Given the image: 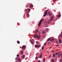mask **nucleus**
Masks as SVG:
<instances>
[{
  "label": "nucleus",
  "mask_w": 62,
  "mask_h": 62,
  "mask_svg": "<svg viewBox=\"0 0 62 62\" xmlns=\"http://www.w3.org/2000/svg\"><path fill=\"white\" fill-rule=\"evenodd\" d=\"M43 19H41L40 22H39V26H40V25H41V22L42 21H43Z\"/></svg>",
  "instance_id": "nucleus-1"
},
{
  "label": "nucleus",
  "mask_w": 62,
  "mask_h": 62,
  "mask_svg": "<svg viewBox=\"0 0 62 62\" xmlns=\"http://www.w3.org/2000/svg\"><path fill=\"white\" fill-rule=\"evenodd\" d=\"M54 17L53 16H51L50 19H49V21H52L53 20H54Z\"/></svg>",
  "instance_id": "nucleus-2"
},
{
  "label": "nucleus",
  "mask_w": 62,
  "mask_h": 62,
  "mask_svg": "<svg viewBox=\"0 0 62 62\" xmlns=\"http://www.w3.org/2000/svg\"><path fill=\"white\" fill-rule=\"evenodd\" d=\"M35 48H39L40 46L39 45H36L35 46Z\"/></svg>",
  "instance_id": "nucleus-3"
},
{
  "label": "nucleus",
  "mask_w": 62,
  "mask_h": 62,
  "mask_svg": "<svg viewBox=\"0 0 62 62\" xmlns=\"http://www.w3.org/2000/svg\"><path fill=\"white\" fill-rule=\"evenodd\" d=\"M17 60L19 62H21V59L20 57L18 58H17Z\"/></svg>",
  "instance_id": "nucleus-4"
},
{
  "label": "nucleus",
  "mask_w": 62,
  "mask_h": 62,
  "mask_svg": "<svg viewBox=\"0 0 62 62\" xmlns=\"http://www.w3.org/2000/svg\"><path fill=\"white\" fill-rule=\"evenodd\" d=\"M27 14V18H29V16H29V14L28 13H27L26 14Z\"/></svg>",
  "instance_id": "nucleus-5"
},
{
  "label": "nucleus",
  "mask_w": 62,
  "mask_h": 62,
  "mask_svg": "<svg viewBox=\"0 0 62 62\" xmlns=\"http://www.w3.org/2000/svg\"><path fill=\"white\" fill-rule=\"evenodd\" d=\"M49 11V10H46L44 13V14H45V13H47V14H48V11Z\"/></svg>",
  "instance_id": "nucleus-6"
},
{
  "label": "nucleus",
  "mask_w": 62,
  "mask_h": 62,
  "mask_svg": "<svg viewBox=\"0 0 62 62\" xmlns=\"http://www.w3.org/2000/svg\"><path fill=\"white\" fill-rule=\"evenodd\" d=\"M61 53H61V54H58V56L59 57H60V56H61V55H62V54H61Z\"/></svg>",
  "instance_id": "nucleus-7"
},
{
  "label": "nucleus",
  "mask_w": 62,
  "mask_h": 62,
  "mask_svg": "<svg viewBox=\"0 0 62 62\" xmlns=\"http://www.w3.org/2000/svg\"><path fill=\"white\" fill-rule=\"evenodd\" d=\"M38 36V35H37V34H35L34 35V37L35 38H37V37Z\"/></svg>",
  "instance_id": "nucleus-8"
},
{
  "label": "nucleus",
  "mask_w": 62,
  "mask_h": 62,
  "mask_svg": "<svg viewBox=\"0 0 62 62\" xmlns=\"http://www.w3.org/2000/svg\"><path fill=\"white\" fill-rule=\"evenodd\" d=\"M59 42H60L61 43H62V41L61 40V39H59Z\"/></svg>",
  "instance_id": "nucleus-9"
},
{
  "label": "nucleus",
  "mask_w": 62,
  "mask_h": 62,
  "mask_svg": "<svg viewBox=\"0 0 62 62\" xmlns=\"http://www.w3.org/2000/svg\"><path fill=\"white\" fill-rule=\"evenodd\" d=\"M59 37L61 38H62V32L61 34L59 36Z\"/></svg>",
  "instance_id": "nucleus-10"
},
{
  "label": "nucleus",
  "mask_w": 62,
  "mask_h": 62,
  "mask_svg": "<svg viewBox=\"0 0 62 62\" xmlns=\"http://www.w3.org/2000/svg\"><path fill=\"white\" fill-rule=\"evenodd\" d=\"M20 52L21 53V54L22 55L23 54V51L22 50H21L20 51Z\"/></svg>",
  "instance_id": "nucleus-11"
},
{
  "label": "nucleus",
  "mask_w": 62,
  "mask_h": 62,
  "mask_svg": "<svg viewBox=\"0 0 62 62\" xmlns=\"http://www.w3.org/2000/svg\"><path fill=\"white\" fill-rule=\"evenodd\" d=\"M47 13H46L43 16L44 17H45L47 15Z\"/></svg>",
  "instance_id": "nucleus-12"
},
{
  "label": "nucleus",
  "mask_w": 62,
  "mask_h": 62,
  "mask_svg": "<svg viewBox=\"0 0 62 62\" xmlns=\"http://www.w3.org/2000/svg\"><path fill=\"white\" fill-rule=\"evenodd\" d=\"M27 10H28V13L29 12V11H30V10H31L29 8H28L27 9Z\"/></svg>",
  "instance_id": "nucleus-13"
},
{
  "label": "nucleus",
  "mask_w": 62,
  "mask_h": 62,
  "mask_svg": "<svg viewBox=\"0 0 62 62\" xmlns=\"http://www.w3.org/2000/svg\"><path fill=\"white\" fill-rule=\"evenodd\" d=\"M25 47H26V46H25L24 45L23 46H22V48L23 49H24V48H25Z\"/></svg>",
  "instance_id": "nucleus-14"
},
{
  "label": "nucleus",
  "mask_w": 62,
  "mask_h": 62,
  "mask_svg": "<svg viewBox=\"0 0 62 62\" xmlns=\"http://www.w3.org/2000/svg\"><path fill=\"white\" fill-rule=\"evenodd\" d=\"M42 57V54L41 53L40 55L39 58H41Z\"/></svg>",
  "instance_id": "nucleus-15"
},
{
  "label": "nucleus",
  "mask_w": 62,
  "mask_h": 62,
  "mask_svg": "<svg viewBox=\"0 0 62 62\" xmlns=\"http://www.w3.org/2000/svg\"><path fill=\"white\" fill-rule=\"evenodd\" d=\"M54 40L53 39H50V41H54Z\"/></svg>",
  "instance_id": "nucleus-16"
},
{
  "label": "nucleus",
  "mask_w": 62,
  "mask_h": 62,
  "mask_svg": "<svg viewBox=\"0 0 62 62\" xmlns=\"http://www.w3.org/2000/svg\"><path fill=\"white\" fill-rule=\"evenodd\" d=\"M29 7L30 8H32L33 7V5L32 4H31L29 5Z\"/></svg>",
  "instance_id": "nucleus-17"
},
{
  "label": "nucleus",
  "mask_w": 62,
  "mask_h": 62,
  "mask_svg": "<svg viewBox=\"0 0 62 62\" xmlns=\"http://www.w3.org/2000/svg\"><path fill=\"white\" fill-rule=\"evenodd\" d=\"M61 16V15H57V17H60Z\"/></svg>",
  "instance_id": "nucleus-18"
},
{
  "label": "nucleus",
  "mask_w": 62,
  "mask_h": 62,
  "mask_svg": "<svg viewBox=\"0 0 62 62\" xmlns=\"http://www.w3.org/2000/svg\"><path fill=\"white\" fill-rule=\"evenodd\" d=\"M50 39H51V38H48L47 41V42H48V41H49V40H50Z\"/></svg>",
  "instance_id": "nucleus-19"
},
{
  "label": "nucleus",
  "mask_w": 62,
  "mask_h": 62,
  "mask_svg": "<svg viewBox=\"0 0 62 62\" xmlns=\"http://www.w3.org/2000/svg\"><path fill=\"white\" fill-rule=\"evenodd\" d=\"M50 39H51V38H48L47 41V42H48V41H49V40H50Z\"/></svg>",
  "instance_id": "nucleus-20"
},
{
  "label": "nucleus",
  "mask_w": 62,
  "mask_h": 62,
  "mask_svg": "<svg viewBox=\"0 0 62 62\" xmlns=\"http://www.w3.org/2000/svg\"><path fill=\"white\" fill-rule=\"evenodd\" d=\"M37 39H40V36H37Z\"/></svg>",
  "instance_id": "nucleus-21"
},
{
  "label": "nucleus",
  "mask_w": 62,
  "mask_h": 62,
  "mask_svg": "<svg viewBox=\"0 0 62 62\" xmlns=\"http://www.w3.org/2000/svg\"><path fill=\"white\" fill-rule=\"evenodd\" d=\"M55 53H54L53 55V57H55Z\"/></svg>",
  "instance_id": "nucleus-22"
},
{
  "label": "nucleus",
  "mask_w": 62,
  "mask_h": 62,
  "mask_svg": "<svg viewBox=\"0 0 62 62\" xmlns=\"http://www.w3.org/2000/svg\"><path fill=\"white\" fill-rule=\"evenodd\" d=\"M24 56H25V55H23V56H22L23 59H24Z\"/></svg>",
  "instance_id": "nucleus-23"
},
{
  "label": "nucleus",
  "mask_w": 62,
  "mask_h": 62,
  "mask_svg": "<svg viewBox=\"0 0 62 62\" xmlns=\"http://www.w3.org/2000/svg\"><path fill=\"white\" fill-rule=\"evenodd\" d=\"M17 42L18 44H20V41H17Z\"/></svg>",
  "instance_id": "nucleus-24"
},
{
  "label": "nucleus",
  "mask_w": 62,
  "mask_h": 62,
  "mask_svg": "<svg viewBox=\"0 0 62 62\" xmlns=\"http://www.w3.org/2000/svg\"><path fill=\"white\" fill-rule=\"evenodd\" d=\"M38 31H39V30H37L35 32V33H37L38 32Z\"/></svg>",
  "instance_id": "nucleus-25"
},
{
  "label": "nucleus",
  "mask_w": 62,
  "mask_h": 62,
  "mask_svg": "<svg viewBox=\"0 0 62 62\" xmlns=\"http://www.w3.org/2000/svg\"><path fill=\"white\" fill-rule=\"evenodd\" d=\"M31 44H33V41L31 40Z\"/></svg>",
  "instance_id": "nucleus-26"
},
{
  "label": "nucleus",
  "mask_w": 62,
  "mask_h": 62,
  "mask_svg": "<svg viewBox=\"0 0 62 62\" xmlns=\"http://www.w3.org/2000/svg\"><path fill=\"white\" fill-rule=\"evenodd\" d=\"M52 61L53 62H54V59H53L52 60Z\"/></svg>",
  "instance_id": "nucleus-27"
},
{
  "label": "nucleus",
  "mask_w": 62,
  "mask_h": 62,
  "mask_svg": "<svg viewBox=\"0 0 62 62\" xmlns=\"http://www.w3.org/2000/svg\"><path fill=\"white\" fill-rule=\"evenodd\" d=\"M62 59H61L60 60L59 62H62Z\"/></svg>",
  "instance_id": "nucleus-28"
},
{
  "label": "nucleus",
  "mask_w": 62,
  "mask_h": 62,
  "mask_svg": "<svg viewBox=\"0 0 62 62\" xmlns=\"http://www.w3.org/2000/svg\"><path fill=\"white\" fill-rule=\"evenodd\" d=\"M49 30V29H45V30L46 31H48Z\"/></svg>",
  "instance_id": "nucleus-29"
},
{
  "label": "nucleus",
  "mask_w": 62,
  "mask_h": 62,
  "mask_svg": "<svg viewBox=\"0 0 62 62\" xmlns=\"http://www.w3.org/2000/svg\"><path fill=\"white\" fill-rule=\"evenodd\" d=\"M43 49H44V46H43L42 47V50H43Z\"/></svg>",
  "instance_id": "nucleus-30"
},
{
  "label": "nucleus",
  "mask_w": 62,
  "mask_h": 62,
  "mask_svg": "<svg viewBox=\"0 0 62 62\" xmlns=\"http://www.w3.org/2000/svg\"><path fill=\"white\" fill-rule=\"evenodd\" d=\"M45 31H43L42 32V34H45Z\"/></svg>",
  "instance_id": "nucleus-31"
},
{
  "label": "nucleus",
  "mask_w": 62,
  "mask_h": 62,
  "mask_svg": "<svg viewBox=\"0 0 62 62\" xmlns=\"http://www.w3.org/2000/svg\"><path fill=\"white\" fill-rule=\"evenodd\" d=\"M46 44H47V43H46V42H45V43L44 44V46H45L46 45Z\"/></svg>",
  "instance_id": "nucleus-32"
},
{
  "label": "nucleus",
  "mask_w": 62,
  "mask_h": 62,
  "mask_svg": "<svg viewBox=\"0 0 62 62\" xmlns=\"http://www.w3.org/2000/svg\"><path fill=\"white\" fill-rule=\"evenodd\" d=\"M49 14V16H51L52 15V14H51V13Z\"/></svg>",
  "instance_id": "nucleus-33"
},
{
  "label": "nucleus",
  "mask_w": 62,
  "mask_h": 62,
  "mask_svg": "<svg viewBox=\"0 0 62 62\" xmlns=\"http://www.w3.org/2000/svg\"><path fill=\"white\" fill-rule=\"evenodd\" d=\"M38 58L37 57H36V58H35V59H38Z\"/></svg>",
  "instance_id": "nucleus-34"
},
{
  "label": "nucleus",
  "mask_w": 62,
  "mask_h": 62,
  "mask_svg": "<svg viewBox=\"0 0 62 62\" xmlns=\"http://www.w3.org/2000/svg\"><path fill=\"white\" fill-rule=\"evenodd\" d=\"M17 57H19V55L18 54L17 55Z\"/></svg>",
  "instance_id": "nucleus-35"
},
{
  "label": "nucleus",
  "mask_w": 62,
  "mask_h": 62,
  "mask_svg": "<svg viewBox=\"0 0 62 62\" xmlns=\"http://www.w3.org/2000/svg\"><path fill=\"white\" fill-rule=\"evenodd\" d=\"M58 53H59V54H61V53H62L60 51H59V52Z\"/></svg>",
  "instance_id": "nucleus-36"
},
{
  "label": "nucleus",
  "mask_w": 62,
  "mask_h": 62,
  "mask_svg": "<svg viewBox=\"0 0 62 62\" xmlns=\"http://www.w3.org/2000/svg\"><path fill=\"white\" fill-rule=\"evenodd\" d=\"M53 2H55L56 0H53Z\"/></svg>",
  "instance_id": "nucleus-37"
},
{
  "label": "nucleus",
  "mask_w": 62,
  "mask_h": 62,
  "mask_svg": "<svg viewBox=\"0 0 62 62\" xmlns=\"http://www.w3.org/2000/svg\"><path fill=\"white\" fill-rule=\"evenodd\" d=\"M28 5L27 4L26 6V8H28Z\"/></svg>",
  "instance_id": "nucleus-38"
},
{
  "label": "nucleus",
  "mask_w": 62,
  "mask_h": 62,
  "mask_svg": "<svg viewBox=\"0 0 62 62\" xmlns=\"http://www.w3.org/2000/svg\"><path fill=\"white\" fill-rule=\"evenodd\" d=\"M52 52H55V51H54V50H52Z\"/></svg>",
  "instance_id": "nucleus-39"
},
{
  "label": "nucleus",
  "mask_w": 62,
  "mask_h": 62,
  "mask_svg": "<svg viewBox=\"0 0 62 62\" xmlns=\"http://www.w3.org/2000/svg\"><path fill=\"white\" fill-rule=\"evenodd\" d=\"M58 54H59V53H56V55H57Z\"/></svg>",
  "instance_id": "nucleus-40"
},
{
  "label": "nucleus",
  "mask_w": 62,
  "mask_h": 62,
  "mask_svg": "<svg viewBox=\"0 0 62 62\" xmlns=\"http://www.w3.org/2000/svg\"><path fill=\"white\" fill-rule=\"evenodd\" d=\"M51 14V13H50V12L49 11L48 12V14Z\"/></svg>",
  "instance_id": "nucleus-41"
},
{
  "label": "nucleus",
  "mask_w": 62,
  "mask_h": 62,
  "mask_svg": "<svg viewBox=\"0 0 62 62\" xmlns=\"http://www.w3.org/2000/svg\"><path fill=\"white\" fill-rule=\"evenodd\" d=\"M43 62H44L45 61V59H44L43 60Z\"/></svg>",
  "instance_id": "nucleus-42"
},
{
  "label": "nucleus",
  "mask_w": 62,
  "mask_h": 62,
  "mask_svg": "<svg viewBox=\"0 0 62 62\" xmlns=\"http://www.w3.org/2000/svg\"><path fill=\"white\" fill-rule=\"evenodd\" d=\"M36 43H37V44H39V43H38V42L37 41L36 42Z\"/></svg>",
  "instance_id": "nucleus-43"
},
{
  "label": "nucleus",
  "mask_w": 62,
  "mask_h": 62,
  "mask_svg": "<svg viewBox=\"0 0 62 62\" xmlns=\"http://www.w3.org/2000/svg\"><path fill=\"white\" fill-rule=\"evenodd\" d=\"M58 41H57L56 43L57 44H58Z\"/></svg>",
  "instance_id": "nucleus-44"
},
{
  "label": "nucleus",
  "mask_w": 62,
  "mask_h": 62,
  "mask_svg": "<svg viewBox=\"0 0 62 62\" xmlns=\"http://www.w3.org/2000/svg\"><path fill=\"white\" fill-rule=\"evenodd\" d=\"M58 45H56V46H58Z\"/></svg>",
  "instance_id": "nucleus-45"
},
{
  "label": "nucleus",
  "mask_w": 62,
  "mask_h": 62,
  "mask_svg": "<svg viewBox=\"0 0 62 62\" xmlns=\"http://www.w3.org/2000/svg\"><path fill=\"white\" fill-rule=\"evenodd\" d=\"M38 62H40V61L39 60L38 61Z\"/></svg>",
  "instance_id": "nucleus-46"
},
{
  "label": "nucleus",
  "mask_w": 62,
  "mask_h": 62,
  "mask_svg": "<svg viewBox=\"0 0 62 62\" xmlns=\"http://www.w3.org/2000/svg\"><path fill=\"white\" fill-rule=\"evenodd\" d=\"M50 44V43H48V44Z\"/></svg>",
  "instance_id": "nucleus-47"
},
{
  "label": "nucleus",
  "mask_w": 62,
  "mask_h": 62,
  "mask_svg": "<svg viewBox=\"0 0 62 62\" xmlns=\"http://www.w3.org/2000/svg\"><path fill=\"white\" fill-rule=\"evenodd\" d=\"M17 59V58H16V59H15L16 60Z\"/></svg>",
  "instance_id": "nucleus-48"
},
{
  "label": "nucleus",
  "mask_w": 62,
  "mask_h": 62,
  "mask_svg": "<svg viewBox=\"0 0 62 62\" xmlns=\"http://www.w3.org/2000/svg\"><path fill=\"white\" fill-rule=\"evenodd\" d=\"M25 11H27V10H25Z\"/></svg>",
  "instance_id": "nucleus-49"
},
{
  "label": "nucleus",
  "mask_w": 62,
  "mask_h": 62,
  "mask_svg": "<svg viewBox=\"0 0 62 62\" xmlns=\"http://www.w3.org/2000/svg\"><path fill=\"white\" fill-rule=\"evenodd\" d=\"M52 48V47H51L50 48V49Z\"/></svg>",
  "instance_id": "nucleus-50"
},
{
  "label": "nucleus",
  "mask_w": 62,
  "mask_h": 62,
  "mask_svg": "<svg viewBox=\"0 0 62 62\" xmlns=\"http://www.w3.org/2000/svg\"><path fill=\"white\" fill-rule=\"evenodd\" d=\"M51 56H50V58H51Z\"/></svg>",
  "instance_id": "nucleus-51"
},
{
  "label": "nucleus",
  "mask_w": 62,
  "mask_h": 62,
  "mask_svg": "<svg viewBox=\"0 0 62 62\" xmlns=\"http://www.w3.org/2000/svg\"><path fill=\"white\" fill-rule=\"evenodd\" d=\"M48 23H49V21L48 22Z\"/></svg>",
  "instance_id": "nucleus-52"
},
{
  "label": "nucleus",
  "mask_w": 62,
  "mask_h": 62,
  "mask_svg": "<svg viewBox=\"0 0 62 62\" xmlns=\"http://www.w3.org/2000/svg\"><path fill=\"white\" fill-rule=\"evenodd\" d=\"M46 27H47V26H46Z\"/></svg>",
  "instance_id": "nucleus-53"
},
{
  "label": "nucleus",
  "mask_w": 62,
  "mask_h": 62,
  "mask_svg": "<svg viewBox=\"0 0 62 62\" xmlns=\"http://www.w3.org/2000/svg\"><path fill=\"white\" fill-rule=\"evenodd\" d=\"M16 62H17L16 61Z\"/></svg>",
  "instance_id": "nucleus-54"
}]
</instances>
